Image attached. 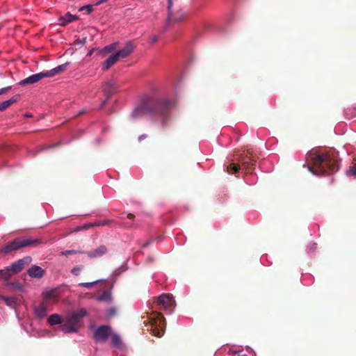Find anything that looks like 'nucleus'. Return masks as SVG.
<instances>
[{
	"label": "nucleus",
	"mask_w": 356,
	"mask_h": 356,
	"mask_svg": "<svg viewBox=\"0 0 356 356\" xmlns=\"http://www.w3.org/2000/svg\"><path fill=\"white\" fill-rule=\"evenodd\" d=\"M242 168L240 165L231 163L229 165L227 166V172L229 174H236L239 170Z\"/></svg>",
	"instance_id": "393cba45"
},
{
	"label": "nucleus",
	"mask_w": 356,
	"mask_h": 356,
	"mask_svg": "<svg viewBox=\"0 0 356 356\" xmlns=\"http://www.w3.org/2000/svg\"><path fill=\"white\" fill-rule=\"evenodd\" d=\"M32 261V258L29 256L25 257L13 263L11 266V270L13 273H18Z\"/></svg>",
	"instance_id": "6e6552de"
},
{
	"label": "nucleus",
	"mask_w": 356,
	"mask_h": 356,
	"mask_svg": "<svg viewBox=\"0 0 356 356\" xmlns=\"http://www.w3.org/2000/svg\"><path fill=\"white\" fill-rule=\"evenodd\" d=\"M34 313L35 315L39 318H44L47 314V305L44 304H41L38 307H35Z\"/></svg>",
	"instance_id": "f3484780"
},
{
	"label": "nucleus",
	"mask_w": 356,
	"mask_h": 356,
	"mask_svg": "<svg viewBox=\"0 0 356 356\" xmlns=\"http://www.w3.org/2000/svg\"><path fill=\"white\" fill-rule=\"evenodd\" d=\"M111 222V220H99L93 223H90L86 225V228L95 227V226H104L106 225H109Z\"/></svg>",
	"instance_id": "bb28decb"
},
{
	"label": "nucleus",
	"mask_w": 356,
	"mask_h": 356,
	"mask_svg": "<svg viewBox=\"0 0 356 356\" xmlns=\"http://www.w3.org/2000/svg\"><path fill=\"white\" fill-rule=\"evenodd\" d=\"M119 60L116 54L111 55L102 65V70L103 71L108 70L111 66L115 65Z\"/></svg>",
	"instance_id": "ddd939ff"
},
{
	"label": "nucleus",
	"mask_w": 356,
	"mask_h": 356,
	"mask_svg": "<svg viewBox=\"0 0 356 356\" xmlns=\"http://www.w3.org/2000/svg\"><path fill=\"white\" fill-rule=\"evenodd\" d=\"M65 321L68 322L69 324L72 325L73 327H76L77 330L80 327L81 321L74 314V313H72L71 315L68 316Z\"/></svg>",
	"instance_id": "412c9836"
},
{
	"label": "nucleus",
	"mask_w": 356,
	"mask_h": 356,
	"mask_svg": "<svg viewBox=\"0 0 356 356\" xmlns=\"http://www.w3.org/2000/svg\"><path fill=\"white\" fill-rule=\"evenodd\" d=\"M154 304L158 309L171 310L175 307V302L172 295L163 293L157 298Z\"/></svg>",
	"instance_id": "423d86ee"
},
{
	"label": "nucleus",
	"mask_w": 356,
	"mask_h": 356,
	"mask_svg": "<svg viewBox=\"0 0 356 356\" xmlns=\"http://www.w3.org/2000/svg\"><path fill=\"white\" fill-rule=\"evenodd\" d=\"M170 105V102L167 99L147 96L134 110L131 117L135 118L147 114L152 117L161 119L163 123H165L169 116Z\"/></svg>",
	"instance_id": "f03ea898"
},
{
	"label": "nucleus",
	"mask_w": 356,
	"mask_h": 356,
	"mask_svg": "<svg viewBox=\"0 0 356 356\" xmlns=\"http://www.w3.org/2000/svg\"><path fill=\"white\" fill-rule=\"evenodd\" d=\"M86 10L88 14L91 13L93 11V8L92 5H86L80 8L79 10Z\"/></svg>",
	"instance_id": "c9c22d12"
},
{
	"label": "nucleus",
	"mask_w": 356,
	"mask_h": 356,
	"mask_svg": "<svg viewBox=\"0 0 356 356\" xmlns=\"http://www.w3.org/2000/svg\"><path fill=\"white\" fill-rule=\"evenodd\" d=\"M31 115H28V114L26 115V117H31Z\"/></svg>",
	"instance_id": "de8ad7c7"
},
{
	"label": "nucleus",
	"mask_w": 356,
	"mask_h": 356,
	"mask_svg": "<svg viewBox=\"0 0 356 356\" xmlns=\"http://www.w3.org/2000/svg\"><path fill=\"white\" fill-rule=\"evenodd\" d=\"M147 245H148V243H147L144 244L143 247H145V246H147Z\"/></svg>",
	"instance_id": "49530a36"
},
{
	"label": "nucleus",
	"mask_w": 356,
	"mask_h": 356,
	"mask_svg": "<svg viewBox=\"0 0 356 356\" xmlns=\"http://www.w3.org/2000/svg\"><path fill=\"white\" fill-rule=\"evenodd\" d=\"M101 281H102L101 280H95V281L91 282H81L79 284V286H84L86 288L89 289V288H91L92 286H93L94 285H95L96 284L99 283Z\"/></svg>",
	"instance_id": "c756f323"
},
{
	"label": "nucleus",
	"mask_w": 356,
	"mask_h": 356,
	"mask_svg": "<svg viewBox=\"0 0 356 356\" xmlns=\"http://www.w3.org/2000/svg\"><path fill=\"white\" fill-rule=\"evenodd\" d=\"M7 286L9 288V289H17L19 291H21L23 288V286L21 283L19 282H10V283H8L7 284Z\"/></svg>",
	"instance_id": "cd10ccee"
},
{
	"label": "nucleus",
	"mask_w": 356,
	"mask_h": 356,
	"mask_svg": "<svg viewBox=\"0 0 356 356\" xmlns=\"http://www.w3.org/2000/svg\"><path fill=\"white\" fill-rule=\"evenodd\" d=\"M135 47L136 45L132 41H128L126 42L124 47L122 49L117 51L115 54L119 58H124L129 56L134 51Z\"/></svg>",
	"instance_id": "1a4fd4ad"
},
{
	"label": "nucleus",
	"mask_w": 356,
	"mask_h": 356,
	"mask_svg": "<svg viewBox=\"0 0 356 356\" xmlns=\"http://www.w3.org/2000/svg\"><path fill=\"white\" fill-rule=\"evenodd\" d=\"M0 300H3L7 306L13 309H15L18 305V300L14 297H7L0 295Z\"/></svg>",
	"instance_id": "dca6fc26"
},
{
	"label": "nucleus",
	"mask_w": 356,
	"mask_h": 356,
	"mask_svg": "<svg viewBox=\"0 0 356 356\" xmlns=\"http://www.w3.org/2000/svg\"><path fill=\"white\" fill-rule=\"evenodd\" d=\"M12 86H8L0 89V95H4L7 93L10 89Z\"/></svg>",
	"instance_id": "58836bf2"
},
{
	"label": "nucleus",
	"mask_w": 356,
	"mask_h": 356,
	"mask_svg": "<svg viewBox=\"0 0 356 356\" xmlns=\"http://www.w3.org/2000/svg\"><path fill=\"white\" fill-rule=\"evenodd\" d=\"M148 323L150 325V332L153 335L157 337L163 335L166 322L162 314L156 313L155 317H150Z\"/></svg>",
	"instance_id": "20e7f679"
},
{
	"label": "nucleus",
	"mask_w": 356,
	"mask_h": 356,
	"mask_svg": "<svg viewBox=\"0 0 356 356\" xmlns=\"http://www.w3.org/2000/svg\"><path fill=\"white\" fill-rule=\"evenodd\" d=\"M307 157L312 163L308 170L315 175L333 174L339 168L338 155L333 151H311Z\"/></svg>",
	"instance_id": "f257e3e1"
},
{
	"label": "nucleus",
	"mask_w": 356,
	"mask_h": 356,
	"mask_svg": "<svg viewBox=\"0 0 356 356\" xmlns=\"http://www.w3.org/2000/svg\"><path fill=\"white\" fill-rule=\"evenodd\" d=\"M117 314V309L115 307H111L107 311V317L112 318Z\"/></svg>",
	"instance_id": "2f4dec72"
},
{
	"label": "nucleus",
	"mask_w": 356,
	"mask_h": 356,
	"mask_svg": "<svg viewBox=\"0 0 356 356\" xmlns=\"http://www.w3.org/2000/svg\"><path fill=\"white\" fill-rule=\"evenodd\" d=\"M346 174L348 176L356 175V164L351 166L347 171Z\"/></svg>",
	"instance_id": "f704fd0d"
},
{
	"label": "nucleus",
	"mask_w": 356,
	"mask_h": 356,
	"mask_svg": "<svg viewBox=\"0 0 356 356\" xmlns=\"http://www.w3.org/2000/svg\"><path fill=\"white\" fill-rule=\"evenodd\" d=\"M111 343H112L113 346L118 348H122L123 343H122V339L118 334L111 333Z\"/></svg>",
	"instance_id": "4be33fe9"
},
{
	"label": "nucleus",
	"mask_w": 356,
	"mask_h": 356,
	"mask_svg": "<svg viewBox=\"0 0 356 356\" xmlns=\"http://www.w3.org/2000/svg\"><path fill=\"white\" fill-rule=\"evenodd\" d=\"M41 243V241L38 238H17L13 241L8 243L4 246L0 248V252L6 254L10 253L13 251L19 250L22 248L29 246H36Z\"/></svg>",
	"instance_id": "7ed1b4c3"
},
{
	"label": "nucleus",
	"mask_w": 356,
	"mask_h": 356,
	"mask_svg": "<svg viewBox=\"0 0 356 356\" xmlns=\"http://www.w3.org/2000/svg\"><path fill=\"white\" fill-rule=\"evenodd\" d=\"M107 101L108 100H106V98L105 100L103 101L102 103L100 104L99 108H103L106 105Z\"/></svg>",
	"instance_id": "79ce46f5"
},
{
	"label": "nucleus",
	"mask_w": 356,
	"mask_h": 356,
	"mask_svg": "<svg viewBox=\"0 0 356 356\" xmlns=\"http://www.w3.org/2000/svg\"><path fill=\"white\" fill-rule=\"evenodd\" d=\"M107 252V249L105 246L101 245L93 251L88 252V255L92 257H97L104 255Z\"/></svg>",
	"instance_id": "6ab92c4d"
},
{
	"label": "nucleus",
	"mask_w": 356,
	"mask_h": 356,
	"mask_svg": "<svg viewBox=\"0 0 356 356\" xmlns=\"http://www.w3.org/2000/svg\"><path fill=\"white\" fill-rule=\"evenodd\" d=\"M185 16H186L185 14L181 13L178 17H176L173 19H171L170 20H173L175 22H179L182 21L185 18Z\"/></svg>",
	"instance_id": "ea45409f"
},
{
	"label": "nucleus",
	"mask_w": 356,
	"mask_h": 356,
	"mask_svg": "<svg viewBox=\"0 0 356 356\" xmlns=\"http://www.w3.org/2000/svg\"><path fill=\"white\" fill-rule=\"evenodd\" d=\"M172 0H168V20L170 21L172 17Z\"/></svg>",
	"instance_id": "72a5a7b5"
},
{
	"label": "nucleus",
	"mask_w": 356,
	"mask_h": 356,
	"mask_svg": "<svg viewBox=\"0 0 356 356\" xmlns=\"http://www.w3.org/2000/svg\"><path fill=\"white\" fill-rule=\"evenodd\" d=\"M108 0H99L97 2L95 3V6H99L102 3L106 2Z\"/></svg>",
	"instance_id": "a19ab883"
},
{
	"label": "nucleus",
	"mask_w": 356,
	"mask_h": 356,
	"mask_svg": "<svg viewBox=\"0 0 356 356\" xmlns=\"http://www.w3.org/2000/svg\"><path fill=\"white\" fill-rule=\"evenodd\" d=\"M46 297L47 298H55L56 297V291L55 290H51L48 291L46 294Z\"/></svg>",
	"instance_id": "4c0bfd02"
},
{
	"label": "nucleus",
	"mask_w": 356,
	"mask_h": 356,
	"mask_svg": "<svg viewBox=\"0 0 356 356\" xmlns=\"http://www.w3.org/2000/svg\"><path fill=\"white\" fill-rule=\"evenodd\" d=\"M236 160L241 163L242 169L248 173L252 172L257 162L256 156H253L252 153L248 150L241 154Z\"/></svg>",
	"instance_id": "39448f33"
},
{
	"label": "nucleus",
	"mask_w": 356,
	"mask_h": 356,
	"mask_svg": "<svg viewBox=\"0 0 356 356\" xmlns=\"http://www.w3.org/2000/svg\"><path fill=\"white\" fill-rule=\"evenodd\" d=\"M67 67V64L60 65L55 68L51 69V70L44 71L47 74V77H52L58 74L61 73L65 71Z\"/></svg>",
	"instance_id": "2eb2a0df"
},
{
	"label": "nucleus",
	"mask_w": 356,
	"mask_h": 356,
	"mask_svg": "<svg viewBox=\"0 0 356 356\" xmlns=\"http://www.w3.org/2000/svg\"><path fill=\"white\" fill-rule=\"evenodd\" d=\"M44 78H47V74H45V72H42L38 74L31 75L29 77L24 79V80L19 82V85L25 86L27 84H33L38 82Z\"/></svg>",
	"instance_id": "9d476101"
},
{
	"label": "nucleus",
	"mask_w": 356,
	"mask_h": 356,
	"mask_svg": "<svg viewBox=\"0 0 356 356\" xmlns=\"http://www.w3.org/2000/svg\"><path fill=\"white\" fill-rule=\"evenodd\" d=\"M156 41H157V38H156V36H154V37H153V38L152 39V40H151V43H154V42H156Z\"/></svg>",
	"instance_id": "c03bdc74"
},
{
	"label": "nucleus",
	"mask_w": 356,
	"mask_h": 356,
	"mask_svg": "<svg viewBox=\"0 0 356 356\" xmlns=\"http://www.w3.org/2000/svg\"><path fill=\"white\" fill-rule=\"evenodd\" d=\"M60 330L62 332L66 334L75 332L77 331L76 327H73L72 325L69 324V323L67 322L66 321H65L64 323H63L60 325Z\"/></svg>",
	"instance_id": "5701e85b"
},
{
	"label": "nucleus",
	"mask_w": 356,
	"mask_h": 356,
	"mask_svg": "<svg viewBox=\"0 0 356 356\" xmlns=\"http://www.w3.org/2000/svg\"><path fill=\"white\" fill-rule=\"evenodd\" d=\"M134 217H135V216H134V214H132V213H129V214L127 215V218H128L129 219H134Z\"/></svg>",
	"instance_id": "37998d69"
},
{
	"label": "nucleus",
	"mask_w": 356,
	"mask_h": 356,
	"mask_svg": "<svg viewBox=\"0 0 356 356\" xmlns=\"http://www.w3.org/2000/svg\"><path fill=\"white\" fill-rule=\"evenodd\" d=\"M19 95H16L12 97L8 100L4 101L0 104V111H4L6 110L8 107H10L11 105L17 103L19 100Z\"/></svg>",
	"instance_id": "4468645a"
},
{
	"label": "nucleus",
	"mask_w": 356,
	"mask_h": 356,
	"mask_svg": "<svg viewBox=\"0 0 356 356\" xmlns=\"http://www.w3.org/2000/svg\"><path fill=\"white\" fill-rule=\"evenodd\" d=\"M118 44V42H114L109 45L106 46L102 50V54L103 56H106L108 54L112 52L113 50H115Z\"/></svg>",
	"instance_id": "a878e982"
},
{
	"label": "nucleus",
	"mask_w": 356,
	"mask_h": 356,
	"mask_svg": "<svg viewBox=\"0 0 356 356\" xmlns=\"http://www.w3.org/2000/svg\"><path fill=\"white\" fill-rule=\"evenodd\" d=\"M74 313L78 317V318L81 321V318L86 315L87 312L86 309H82L79 310V312H74Z\"/></svg>",
	"instance_id": "473e14b6"
},
{
	"label": "nucleus",
	"mask_w": 356,
	"mask_h": 356,
	"mask_svg": "<svg viewBox=\"0 0 356 356\" xmlns=\"http://www.w3.org/2000/svg\"><path fill=\"white\" fill-rule=\"evenodd\" d=\"M45 271L40 266L34 265L28 270V274L30 277L40 279L44 275Z\"/></svg>",
	"instance_id": "f8f14e48"
},
{
	"label": "nucleus",
	"mask_w": 356,
	"mask_h": 356,
	"mask_svg": "<svg viewBox=\"0 0 356 356\" xmlns=\"http://www.w3.org/2000/svg\"><path fill=\"white\" fill-rule=\"evenodd\" d=\"M81 252L80 251H76V250H65V251H63L61 252L62 254L63 255H68V254H76V253H81Z\"/></svg>",
	"instance_id": "e433bc0d"
},
{
	"label": "nucleus",
	"mask_w": 356,
	"mask_h": 356,
	"mask_svg": "<svg viewBox=\"0 0 356 356\" xmlns=\"http://www.w3.org/2000/svg\"><path fill=\"white\" fill-rule=\"evenodd\" d=\"M48 323L51 325L61 324V318L58 314H51L48 318Z\"/></svg>",
	"instance_id": "b1692460"
},
{
	"label": "nucleus",
	"mask_w": 356,
	"mask_h": 356,
	"mask_svg": "<svg viewBox=\"0 0 356 356\" xmlns=\"http://www.w3.org/2000/svg\"><path fill=\"white\" fill-rule=\"evenodd\" d=\"M83 268L82 265L76 266L71 270V273L74 275H79L80 271Z\"/></svg>",
	"instance_id": "7c9ffc66"
},
{
	"label": "nucleus",
	"mask_w": 356,
	"mask_h": 356,
	"mask_svg": "<svg viewBox=\"0 0 356 356\" xmlns=\"http://www.w3.org/2000/svg\"><path fill=\"white\" fill-rule=\"evenodd\" d=\"M12 273H13L12 272L11 268L0 270V275L5 279H8L12 275Z\"/></svg>",
	"instance_id": "c85d7f7f"
},
{
	"label": "nucleus",
	"mask_w": 356,
	"mask_h": 356,
	"mask_svg": "<svg viewBox=\"0 0 356 356\" xmlns=\"http://www.w3.org/2000/svg\"><path fill=\"white\" fill-rule=\"evenodd\" d=\"M111 334V327L109 325H101L94 332L93 338L96 342L104 343Z\"/></svg>",
	"instance_id": "0eeeda50"
},
{
	"label": "nucleus",
	"mask_w": 356,
	"mask_h": 356,
	"mask_svg": "<svg viewBox=\"0 0 356 356\" xmlns=\"http://www.w3.org/2000/svg\"><path fill=\"white\" fill-rule=\"evenodd\" d=\"M234 353H235V354H238V353H239V351H237V352H236V351H235V352H234Z\"/></svg>",
	"instance_id": "09e8293b"
},
{
	"label": "nucleus",
	"mask_w": 356,
	"mask_h": 356,
	"mask_svg": "<svg viewBox=\"0 0 356 356\" xmlns=\"http://www.w3.org/2000/svg\"><path fill=\"white\" fill-rule=\"evenodd\" d=\"M84 113H85V111H81V112L79 113V115L83 114Z\"/></svg>",
	"instance_id": "a18cd8bd"
},
{
	"label": "nucleus",
	"mask_w": 356,
	"mask_h": 356,
	"mask_svg": "<svg viewBox=\"0 0 356 356\" xmlns=\"http://www.w3.org/2000/svg\"><path fill=\"white\" fill-rule=\"evenodd\" d=\"M77 19L78 17L76 15H72L71 13H67L59 19V22L60 25L65 26L67 24L76 20Z\"/></svg>",
	"instance_id": "a211bd4d"
},
{
	"label": "nucleus",
	"mask_w": 356,
	"mask_h": 356,
	"mask_svg": "<svg viewBox=\"0 0 356 356\" xmlns=\"http://www.w3.org/2000/svg\"><path fill=\"white\" fill-rule=\"evenodd\" d=\"M118 88V86L116 83L113 81H108L106 82L103 86V92L104 95H106V100H108L115 93L116 91V89Z\"/></svg>",
	"instance_id": "9b49d317"
},
{
	"label": "nucleus",
	"mask_w": 356,
	"mask_h": 356,
	"mask_svg": "<svg viewBox=\"0 0 356 356\" xmlns=\"http://www.w3.org/2000/svg\"><path fill=\"white\" fill-rule=\"evenodd\" d=\"M97 300L100 302H111L112 301L111 291L110 289L104 291L100 296L97 297Z\"/></svg>",
	"instance_id": "aec40b11"
}]
</instances>
